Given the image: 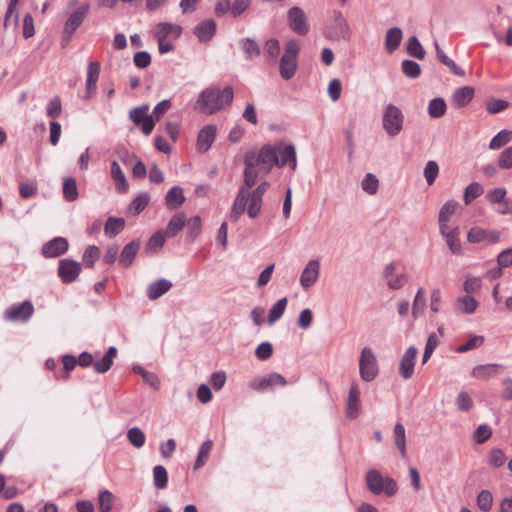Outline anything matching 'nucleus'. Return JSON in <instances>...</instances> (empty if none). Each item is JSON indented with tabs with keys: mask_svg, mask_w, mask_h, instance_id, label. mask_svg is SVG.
Segmentation results:
<instances>
[{
	"mask_svg": "<svg viewBox=\"0 0 512 512\" xmlns=\"http://www.w3.org/2000/svg\"><path fill=\"white\" fill-rule=\"evenodd\" d=\"M483 343H484L483 336L473 335L469 338V340L466 343L458 346L456 351L458 353H465V352H468L470 350H473V349L481 346Z\"/></svg>",
	"mask_w": 512,
	"mask_h": 512,
	"instance_id": "nucleus-59",
	"label": "nucleus"
},
{
	"mask_svg": "<svg viewBox=\"0 0 512 512\" xmlns=\"http://www.w3.org/2000/svg\"><path fill=\"white\" fill-rule=\"evenodd\" d=\"M127 439L133 447L139 449L144 446L146 436L140 428L132 427L127 431Z\"/></svg>",
	"mask_w": 512,
	"mask_h": 512,
	"instance_id": "nucleus-44",
	"label": "nucleus"
},
{
	"mask_svg": "<svg viewBox=\"0 0 512 512\" xmlns=\"http://www.w3.org/2000/svg\"><path fill=\"white\" fill-rule=\"evenodd\" d=\"M329 36L333 39L350 38V27L346 18L339 11H334L332 16V24L329 30Z\"/></svg>",
	"mask_w": 512,
	"mask_h": 512,
	"instance_id": "nucleus-14",
	"label": "nucleus"
},
{
	"mask_svg": "<svg viewBox=\"0 0 512 512\" xmlns=\"http://www.w3.org/2000/svg\"><path fill=\"white\" fill-rule=\"evenodd\" d=\"M439 175V166L438 163L434 160H429L423 169V176L425 178L426 183L430 186L432 185L436 178Z\"/></svg>",
	"mask_w": 512,
	"mask_h": 512,
	"instance_id": "nucleus-49",
	"label": "nucleus"
},
{
	"mask_svg": "<svg viewBox=\"0 0 512 512\" xmlns=\"http://www.w3.org/2000/svg\"><path fill=\"white\" fill-rule=\"evenodd\" d=\"M446 112V103L443 98H434L428 104V115L437 119L442 117Z\"/></svg>",
	"mask_w": 512,
	"mask_h": 512,
	"instance_id": "nucleus-42",
	"label": "nucleus"
},
{
	"mask_svg": "<svg viewBox=\"0 0 512 512\" xmlns=\"http://www.w3.org/2000/svg\"><path fill=\"white\" fill-rule=\"evenodd\" d=\"M68 241L64 237H55L42 246V254L46 258H54L63 255L68 250Z\"/></svg>",
	"mask_w": 512,
	"mask_h": 512,
	"instance_id": "nucleus-18",
	"label": "nucleus"
},
{
	"mask_svg": "<svg viewBox=\"0 0 512 512\" xmlns=\"http://www.w3.org/2000/svg\"><path fill=\"white\" fill-rule=\"evenodd\" d=\"M286 379L277 372H272L265 377L255 378L249 382V387L256 391H265L274 386H285Z\"/></svg>",
	"mask_w": 512,
	"mask_h": 512,
	"instance_id": "nucleus-15",
	"label": "nucleus"
},
{
	"mask_svg": "<svg viewBox=\"0 0 512 512\" xmlns=\"http://www.w3.org/2000/svg\"><path fill=\"white\" fill-rule=\"evenodd\" d=\"M458 208L456 201H447L442 205L439 211L438 222L450 221Z\"/></svg>",
	"mask_w": 512,
	"mask_h": 512,
	"instance_id": "nucleus-52",
	"label": "nucleus"
},
{
	"mask_svg": "<svg viewBox=\"0 0 512 512\" xmlns=\"http://www.w3.org/2000/svg\"><path fill=\"white\" fill-rule=\"evenodd\" d=\"M300 52V41L290 40L285 45V51L280 59L279 72L284 80L294 77L298 68V54Z\"/></svg>",
	"mask_w": 512,
	"mask_h": 512,
	"instance_id": "nucleus-3",
	"label": "nucleus"
},
{
	"mask_svg": "<svg viewBox=\"0 0 512 512\" xmlns=\"http://www.w3.org/2000/svg\"><path fill=\"white\" fill-rule=\"evenodd\" d=\"M213 443L211 440H206L202 443L197 459L194 464V469L200 468L206 461V458L208 457L209 453L212 450Z\"/></svg>",
	"mask_w": 512,
	"mask_h": 512,
	"instance_id": "nucleus-58",
	"label": "nucleus"
},
{
	"mask_svg": "<svg viewBox=\"0 0 512 512\" xmlns=\"http://www.w3.org/2000/svg\"><path fill=\"white\" fill-rule=\"evenodd\" d=\"M280 52V43L276 38H270L264 45V56L270 63H274Z\"/></svg>",
	"mask_w": 512,
	"mask_h": 512,
	"instance_id": "nucleus-41",
	"label": "nucleus"
},
{
	"mask_svg": "<svg viewBox=\"0 0 512 512\" xmlns=\"http://www.w3.org/2000/svg\"><path fill=\"white\" fill-rule=\"evenodd\" d=\"M498 165L501 169L512 168V146L507 147L500 153Z\"/></svg>",
	"mask_w": 512,
	"mask_h": 512,
	"instance_id": "nucleus-64",
	"label": "nucleus"
},
{
	"mask_svg": "<svg viewBox=\"0 0 512 512\" xmlns=\"http://www.w3.org/2000/svg\"><path fill=\"white\" fill-rule=\"evenodd\" d=\"M181 33L182 27L170 22H160L153 30V36L157 40L167 39L169 35H173L175 38H178Z\"/></svg>",
	"mask_w": 512,
	"mask_h": 512,
	"instance_id": "nucleus-22",
	"label": "nucleus"
},
{
	"mask_svg": "<svg viewBox=\"0 0 512 512\" xmlns=\"http://www.w3.org/2000/svg\"><path fill=\"white\" fill-rule=\"evenodd\" d=\"M403 32L399 27H393L387 30L385 35V49L388 53H393L401 44Z\"/></svg>",
	"mask_w": 512,
	"mask_h": 512,
	"instance_id": "nucleus-27",
	"label": "nucleus"
},
{
	"mask_svg": "<svg viewBox=\"0 0 512 512\" xmlns=\"http://www.w3.org/2000/svg\"><path fill=\"white\" fill-rule=\"evenodd\" d=\"M404 121L405 116L399 107L391 103L384 107L381 124L389 137H396L402 132Z\"/></svg>",
	"mask_w": 512,
	"mask_h": 512,
	"instance_id": "nucleus-2",
	"label": "nucleus"
},
{
	"mask_svg": "<svg viewBox=\"0 0 512 512\" xmlns=\"http://www.w3.org/2000/svg\"><path fill=\"white\" fill-rule=\"evenodd\" d=\"M185 202L183 189L180 186L172 187L165 196L166 206L171 209H177Z\"/></svg>",
	"mask_w": 512,
	"mask_h": 512,
	"instance_id": "nucleus-32",
	"label": "nucleus"
},
{
	"mask_svg": "<svg viewBox=\"0 0 512 512\" xmlns=\"http://www.w3.org/2000/svg\"><path fill=\"white\" fill-rule=\"evenodd\" d=\"M140 248V242L133 240L129 242L127 245L124 246L120 258H119V265L123 267H128L132 264L134 261L138 251Z\"/></svg>",
	"mask_w": 512,
	"mask_h": 512,
	"instance_id": "nucleus-26",
	"label": "nucleus"
},
{
	"mask_svg": "<svg viewBox=\"0 0 512 512\" xmlns=\"http://www.w3.org/2000/svg\"><path fill=\"white\" fill-rule=\"evenodd\" d=\"M507 190L503 187L493 188L486 193V199L491 205H497L506 199Z\"/></svg>",
	"mask_w": 512,
	"mask_h": 512,
	"instance_id": "nucleus-56",
	"label": "nucleus"
},
{
	"mask_svg": "<svg viewBox=\"0 0 512 512\" xmlns=\"http://www.w3.org/2000/svg\"><path fill=\"white\" fill-rule=\"evenodd\" d=\"M63 196L67 201H75L78 198V188L76 180L72 177L63 180Z\"/></svg>",
	"mask_w": 512,
	"mask_h": 512,
	"instance_id": "nucleus-43",
	"label": "nucleus"
},
{
	"mask_svg": "<svg viewBox=\"0 0 512 512\" xmlns=\"http://www.w3.org/2000/svg\"><path fill=\"white\" fill-rule=\"evenodd\" d=\"M425 305L424 290L423 288H418L412 304L413 318H418L423 313Z\"/></svg>",
	"mask_w": 512,
	"mask_h": 512,
	"instance_id": "nucleus-53",
	"label": "nucleus"
},
{
	"mask_svg": "<svg viewBox=\"0 0 512 512\" xmlns=\"http://www.w3.org/2000/svg\"><path fill=\"white\" fill-rule=\"evenodd\" d=\"M506 456L501 449L494 448L488 455V463L492 467L499 468L505 464Z\"/></svg>",
	"mask_w": 512,
	"mask_h": 512,
	"instance_id": "nucleus-61",
	"label": "nucleus"
},
{
	"mask_svg": "<svg viewBox=\"0 0 512 512\" xmlns=\"http://www.w3.org/2000/svg\"><path fill=\"white\" fill-rule=\"evenodd\" d=\"M172 287V282L165 278H160L150 283L146 288V295L150 300H156L167 293Z\"/></svg>",
	"mask_w": 512,
	"mask_h": 512,
	"instance_id": "nucleus-21",
	"label": "nucleus"
},
{
	"mask_svg": "<svg viewBox=\"0 0 512 512\" xmlns=\"http://www.w3.org/2000/svg\"><path fill=\"white\" fill-rule=\"evenodd\" d=\"M501 367L500 364L477 365L472 369L471 375L476 379L488 380L494 377Z\"/></svg>",
	"mask_w": 512,
	"mask_h": 512,
	"instance_id": "nucleus-31",
	"label": "nucleus"
},
{
	"mask_svg": "<svg viewBox=\"0 0 512 512\" xmlns=\"http://www.w3.org/2000/svg\"><path fill=\"white\" fill-rule=\"evenodd\" d=\"M359 374L363 381L371 382L379 375L377 356L370 347L361 350L359 358Z\"/></svg>",
	"mask_w": 512,
	"mask_h": 512,
	"instance_id": "nucleus-5",
	"label": "nucleus"
},
{
	"mask_svg": "<svg viewBox=\"0 0 512 512\" xmlns=\"http://www.w3.org/2000/svg\"><path fill=\"white\" fill-rule=\"evenodd\" d=\"M512 140V131L502 130L498 134H496L489 143V148L491 150H496Z\"/></svg>",
	"mask_w": 512,
	"mask_h": 512,
	"instance_id": "nucleus-47",
	"label": "nucleus"
},
{
	"mask_svg": "<svg viewBox=\"0 0 512 512\" xmlns=\"http://www.w3.org/2000/svg\"><path fill=\"white\" fill-rule=\"evenodd\" d=\"M477 505L480 510L488 512L493 506V495L489 490H481L477 496Z\"/></svg>",
	"mask_w": 512,
	"mask_h": 512,
	"instance_id": "nucleus-54",
	"label": "nucleus"
},
{
	"mask_svg": "<svg viewBox=\"0 0 512 512\" xmlns=\"http://www.w3.org/2000/svg\"><path fill=\"white\" fill-rule=\"evenodd\" d=\"M149 105L144 104L139 107H135L129 111V118L138 127L141 128L144 135L149 136L155 126V122L152 115L148 114Z\"/></svg>",
	"mask_w": 512,
	"mask_h": 512,
	"instance_id": "nucleus-7",
	"label": "nucleus"
},
{
	"mask_svg": "<svg viewBox=\"0 0 512 512\" xmlns=\"http://www.w3.org/2000/svg\"><path fill=\"white\" fill-rule=\"evenodd\" d=\"M288 25L298 35H306L310 26L306 13L299 7L295 6L287 12Z\"/></svg>",
	"mask_w": 512,
	"mask_h": 512,
	"instance_id": "nucleus-9",
	"label": "nucleus"
},
{
	"mask_svg": "<svg viewBox=\"0 0 512 512\" xmlns=\"http://www.w3.org/2000/svg\"><path fill=\"white\" fill-rule=\"evenodd\" d=\"M474 96V89L470 86L458 88L454 91L451 102L455 107H465L468 105Z\"/></svg>",
	"mask_w": 512,
	"mask_h": 512,
	"instance_id": "nucleus-24",
	"label": "nucleus"
},
{
	"mask_svg": "<svg viewBox=\"0 0 512 512\" xmlns=\"http://www.w3.org/2000/svg\"><path fill=\"white\" fill-rule=\"evenodd\" d=\"M483 193V187L478 182L469 184L464 191V202L469 205L473 200L478 198Z\"/></svg>",
	"mask_w": 512,
	"mask_h": 512,
	"instance_id": "nucleus-51",
	"label": "nucleus"
},
{
	"mask_svg": "<svg viewBox=\"0 0 512 512\" xmlns=\"http://www.w3.org/2000/svg\"><path fill=\"white\" fill-rule=\"evenodd\" d=\"M150 201L148 193L139 194L130 204V210L135 214H139L143 211Z\"/></svg>",
	"mask_w": 512,
	"mask_h": 512,
	"instance_id": "nucleus-60",
	"label": "nucleus"
},
{
	"mask_svg": "<svg viewBox=\"0 0 512 512\" xmlns=\"http://www.w3.org/2000/svg\"><path fill=\"white\" fill-rule=\"evenodd\" d=\"M288 299L283 297L279 299L269 310L268 314V324L273 325L276 321H278L284 314L287 307Z\"/></svg>",
	"mask_w": 512,
	"mask_h": 512,
	"instance_id": "nucleus-37",
	"label": "nucleus"
},
{
	"mask_svg": "<svg viewBox=\"0 0 512 512\" xmlns=\"http://www.w3.org/2000/svg\"><path fill=\"white\" fill-rule=\"evenodd\" d=\"M360 390L356 383L350 387L347 398V415L348 417H356L359 411Z\"/></svg>",
	"mask_w": 512,
	"mask_h": 512,
	"instance_id": "nucleus-30",
	"label": "nucleus"
},
{
	"mask_svg": "<svg viewBox=\"0 0 512 512\" xmlns=\"http://www.w3.org/2000/svg\"><path fill=\"white\" fill-rule=\"evenodd\" d=\"M361 188L369 195H375L379 189V180L372 174L367 173L361 182Z\"/></svg>",
	"mask_w": 512,
	"mask_h": 512,
	"instance_id": "nucleus-48",
	"label": "nucleus"
},
{
	"mask_svg": "<svg viewBox=\"0 0 512 512\" xmlns=\"http://www.w3.org/2000/svg\"><path fill=\"white\" fill-rule=\"evenodd\" d=\"M153 482L157 489H165L168 484V473L164 466L157 465L153 469Z\"/></svg>",
	"mask_w": 512,
	"mask_h": 512,
	"instance_id": "nucleus-46",
	"label": "nucleus"
},
{
	"mask_svg": "<svg viewBox=\"0 0 512 512\" xmlns=\"http://www.w3.org/2000/svg\"><path fill=\"white\" fill-rule=\"evenodd\" d=\"M417 354L418 349L415 346H410L402 355L399 361V374L404 380H408L414 375Z\"/></svg>",
	"mask_w": 512,
	"mask_h": 512,
	"instance_id": "nucleus-13",
	"label": "nucleus"
},
{
	"mask_svg": "<svg viewBox=\"0 0 512 512\" xmlns=\"http://www.w3.org/2000/svg\"><path fill=\"white\" fill-rule=\"evenodd\" d=\"M401 69L405 76L409 78H417L421 74V68L420 65L412 60H404L401 63Z\"/></svg>",
	"mask_w": 512,
	"mask_h": 512,
	"instance_id": "nucleus-55",
	"label": "nucleus"
},
{
	"mask_svg": "<svg viewBox=\"0 0 512 512\" xmlns=\"http://www.w3.org/2000/svg\"><path fill=\"white\" fill-rule=\"evenodd\" d=\"M215 32L216 23L212 19L202 21L194 29L195 35L201 42L210 40L214 36Z\"/></svg>",
	"mask_w": 512,
	"mask_h": 512,
	"instance_id": "nucleus-25",
	"label": "nucleus"
},
{
	"mask_svg": "<svg viewBox=\"0 0 512 512\" xmlns=\"http://www.w3.org/2000/svg\"><path fill=\"white\" fill-rule=\"evenodd\" d=\"M90 6L88 3L81 5L76 11L72 12L65 22L63 33L68 38L76 31V29L83 23L89 12Z\"/></svg>",
	"mask_w": 512,
	"mask_h": 512,
	"instance_id": "nucleus-16",
	"label": "nucleus"
},
{
	"mask_svg": "<svg viewBox=\"0 0 512 512\" xmlns=\"http://www.w3.org/2000/svg\"><path fill=\"white\" fill-rule=\"evenodd\" d=\"M320 275V262L317 259H312L307 262L301 275L300 285L304 290H309L316 284Z\"/></svg>",
	"mask_w": 512,
	"mask_h": 512,
	"instance_id": "nucleus-11",
	"label": "nucleus"
},
{
	"mask_svg": "<svg viewBox=\"0 0 512 512\" xmlns=\"http://www.w3.org/2000/svg\"><path fill=\"white\" fill-rule=\"evenodd\" d=\"M62 111V103L59 96H54L46 105V114L55 119L60 116Z\"/></svg>",
	"mask_w": 512,
	"mask_h": 512,
	"instance_id": "nucleus-57",
	"label": "nucleus"
},
{
	"mask_svg": "<svg viewBox=\"0 0 512 512\" xmlns=\"http://www.w3.org/2000/svg\"><path fill=\"white\" fill-rule=\"evenodd\" d=\"M216 126L213 124H209L204 126L198 133L197 137V150L199 152H207L216 138Z\"/></svg>",
	"mask_w": 512,
	"mask_h": 512,
	"instance_id": "nucleus-19",
	"label": "nucleus"
},
{
	"mask_svg": "<svg viewBox=\"0 0 512 512\" xmlns=\"http://www.w3.org/2000/svg\"><path fill=\"white\" fill-rule=\"evenodd\" d=\"M125 220L123 218L109 217L106 221L104 231L109 237H114L123 231Z\"/></svg>",
	"mask_w": 512,
	"mask_h": 512,
	"instance_id": "nucleus-40",
	"label": "nucleus"
},
{
	"mask_svg": "<svg viewBox=\"0 0 512 512\" xmlns=\"http://www.w3.org/2000/svg\"><path fill=\"white\" fill-rule=\"evenodd\" d=\"M34 313L33 304L30 301H23L7 308L4 312V319L10 322H27Z\"/></svg>",
	"mask_w": 512,
	"mask_h": 512,
	"instance_id": "nucleus-8",
	"label": "nucleus"
},
{
	"mask_svg": "<svg viewBox=\"0 0 512 512\" xmlns=\"http://www.w3.org/2000/svg\"><path fill=\"white\" fill-rule=\"evenodd\" d=\"M186 222V215L183 212L174 214L164 231L165 235L169 238L176 236L184 228Z\"/></svg>",
	"mask_w": 512,
	"mask_h": 512,
	"instance_id": "nucleus-29",
	"label": "nucleus"
},
{
	"mask_svg": "<svg viewBox=\"0 0 512 512\" xmlns=\"http://www.w3.org/2000/svg\"><path fill=\"white\" fill-rule=\"evenodd\" d=\"M133 371L142 376L145 383L149 386L158 390L160 388V381L158 377L151 372L146 371L142 366L136 365L133 367Z\"/></svg>",
	"mask_w": 512,
	"mask_h": 512,
	"instance_id": "nucleus-50",
	"label": "nucleus"
},
{
	"mask_svg": "<svg viewBox=\"0 0 512 512\" xmlns=\"http://www.w3.org/2000/svg\"><path fill=\"white\" fill-rule=\"evenodd\" d=\"M268 188L269 183L265 181L259 184L251 193L248 192L249 205L247 213L250 218H256L259 215L262 207V198Z\"/></svg>",
	"mask_w": 512,
	"mask_h": 512,
	"instance_id": "nucleus-12",
	"label": "nucleus"
},
{
	"mask_svg": "<svg viewBox=\"0 0 512 512\" xmlns=\"http://www.w3.org/2000/svg\"><path fill=\"white\" fill-rule=\"evenodd\" d=\"M407 53L417 59H424L425 50L416 36H411L407 41Z\"/></svg>",
	"mask_w": 512,
	"mask_h": 512,
	"instance_id": "nucleus-45",
	"label": "nucleus"
},
{
	"mask_svg": "<svg viewBox=\"0 0 512 512\" xmlns=\"http://www.w3.org/2000/svg\"><path fill=\"white\" fill-rule=\"evenodd\" d=\"M110 173H111V177H112L113 181L116 184L118 192H120V193L127 192L129 189L128 181L126 179L124 172L122 171L121 167L119 166L118 162L115 160L111 162Z\"/></svg>",
	"mask_w": 512,
	"mask_h": 512,
	"instance_id": "nucleus-28",
	"label": "nucleus"
},
{
	"mask_svg": "<svg viewBox=\"0 0 512 512\" xmlns=\"http://www.w3.org/2000/svg\"><path fill=\"white\" fill-rule=\"evenodd\" d=\"M233 97L234 91L231 86H226L224 89L218 87L206 88L200 93L195 103V109L211 115L229 106Z\"/></svg>",
	"mask_w": 512,
	"mask_h": 512,
	"instance_id": "nucleus-1",
	"label": "nucleus"
},
{
	"mask_svg": "<svg viewBox=\"0 0 512 512\" xmlns=\"http://www.w3.org/2000/svg\"><path fill=\"white\" fill-rule=\"evenodd\" d=\"M456 304L458 309L464 314H473L479 305L477 300L470 295L458 297Z\"/></svg>",
	"mask_w": 512,
	"mask_h": 512,
	"instance_id": "nucleus-39",
	"label": "nucleus"
},
{
	"mask_svg": "<svg viewBox=\"0 0 512 512\" xmlns=\"http://www.w3.org/2000/svg\"><path fill=\"white\" fill-rule=\"evenodd\" d=\"M112 500H113V494L110 491H108V490L102 491L98 497L99 511L100 512H109L112 508Z\"/></svg>",
	"mask_w": 512,
	"mask_h": 512,
	"instance_id": "nucleus-63",
	"label": "nucleus"
},
{
	"mask_svg": "<svg viewBox=\"0 0 512 512\" xmlns=\"http://www.w3.org/2000/svg\"><path fill=\"white\" fill-rule=\"evenodd\" d=\"M245 158L265 174L269 173L274 165H277V151L275 147L269 145L263 146L259 152H248Z\"/></svg>",
	"mask_w": 512,
	"mask_h": 512,
	"instance_id": "nucleus-6",
	"label": "nucleus"
},
{
	"mask_svg": "<svg viewBox=\"0 0 512 512\" xmlns=\"http://www.w3.org/2000/svg\"><path fill=\"white\" fill-rule=\"evenodd\" d=\"M275 149L277 151V166L283 167L288 164L292 170H295L297 166L295 146L292 144H281L275 147Z\"/></svg>",
	"mask_w": 512,
	"mask_h": 512,
	"instance_id": "nucleus-17",
	"label": "nucleus"
},
{
	"mask_svg": "<svg viewBox=\"0 0 512 512\" xmlns=\"http://www.w3.org/2000/svg\"><path fill=\"white\" fill-rule=\"evenodd\" d=\"M445 238L446 244L449 247V250L452 254H461L462 247L459 240V228L458 226H454L453 231L442 235Z\"/></svg>",
	"mask_w": 512,
	"mask_h": 512,
	"instance_id": "nucleus-38",
	"label": "nucleus"
},
{
	"mask_svg": "<svg viewBox=\"0 0 512 512\" xmlns=\"http://www.w3.org/2000/svg\"><path fill=\"white\" fill-rule=\"evenodd\" d=\"M394 444L399 450L400 455L403 459L406 458V431L405 427L401 423H397L393 430Z\"/></svg>",
	"mask_w": 512,
	"mask_h": 512,
	"instance_id": "nucleus-34",
	"label": "nucleus"
},
{
	"mask_svg": "<svg viewBox=\"0 0 512 512\" xmlns=\"http://www.w3.org/2000/svg\"><path fill=\"white\" fill-rule=\"evenodd\" d=\"M100 74V63L97 61L89 62L87 66L86 93L92 95L96 91L97 81Z\"/></svg>",
	"mask_w": 512,
	"mask_h": 512,
	"instance_id": "nucleus-23",
	"label": "nucleus"
},
{
	"mask_svg": "<svg viewBox=\"0 0 512 512\" xmlns=\"http://www.w3.org/2000/svg\"><path fill=\"white\" fill-rule=\"evenodd\" d=\"M248 203V191L241 187L232 205L229 218L231 221L236 222L244 213Z\"/></svg>",
	"mask_w": 512,
	"mask_h": 512,
	"instance_id": "nucleus-20",
	"label": "nucleus"
},
{
	"mask_svg": "<svg viewBox=\"0 0 512 512\" xmlns=\"http://www.w3.org/2000/svg\"><path fill=\"white\" fill-rule=\"evenodd\" d=\"M116 354L117 349L114 346L109 347L105 355L100 360L94 362V371L100 374L107 372L111 368Z\"/></svg>",
	"mask_w": 512,
	"mask_h": 512,
	"instance_id": "nucleus-33",
	"label": "nucleus"
},
{
	"mask_svg": "<svg viewBox=\"0 0 512 512\" xmlns=\"http://www.w3.org/2000/svg\"><path fill=\"white\" fill-rule=\"evenodd\" d=\"M82 266L79 262L65 258L60 260L58 265V276L65 284L74 282L79 276Z\"/></svg>",
	"mask_w": 512,
	"mask_h": 512,
	"instance_id": "nucleus-10",
	"label": "nucleus"
},
{
	"mask_svg": "<svg viewBox=\"0 0 512 512\" xmlns=\"http://www.w3.org/2000/svg\"><path fill=\"white\" fill-rule=\"evenodd\" d=\"M245 170H244V188H251L256 184L258 174L261 171L256 165L250 161H246L244 158Z\"/></svg>",
	"mask_w": 512,
	"mask_h": 512,
	"instance_id": "nucleus-35",
	"label": "nucleus"
},
{
	"mask_svg": "<svg viewBox=\"0 0 512 512\" xmlns=\"http://www.w3.org/2000/svg\"><path fill=\"white\" fill-rule=\"evenodd\" d=\"M368 489L376 495L385 494L390 497L397 492V484L391 477H383L378 470H369L366 474Z\"/></svg>",
	"mask_w": 512,
	"mask_h": 512,
	"instance_id": "nucleus-4",
	"label": "nucleus"
},
{
	"mask_svg": "<svg viewBox=\"0 0 512 512\" xmlns=\"http://www.w3.org/2000/svg\"><path fill=\"white\" fill-rule=\"evenodd\" d=\"M434 46L436 49L437 57L441 63H443L445 66H447L455 75H457V76L465 75L464 70L462 68L458 67L456 65V63L443 52V50L440 48L437 41L434 42Z\"/></svg>",
	"mask_w": 512,
	"mask_h": 512,
	"instance_id": "nucleus-36",
	"label": "nucleus"
},
{
	"mask_svg": "<svg viewBox=\"0 0 512 512\" xmlns=\"http://www.w3.org/2000/svg\"><path fill=\"white\" fill-rule=\"evenodd\" d=\"M99 257L100 249L95 245H91L84 251L83 261L88 267H92Z\"/></svg>",
	"mask_w": 512,
	"mask_h": 512,
	"instance_id": "nucleus-62",
	"label": "nucleus"
}]
</instances>
